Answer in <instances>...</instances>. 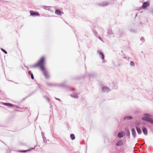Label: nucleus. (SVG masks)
Returning <instances> with one entry per match:
<instances>
[{
  "label": "nucleus",
  "mask_w": 153,
  "mask_h": 153,
  "mask_svg": "<svg viewBox=\"0 0 153 153\" xmlns=\"http://www.w3.org/2000/svg\"><path fill=\"white\" fill-rule=\"evenodd\" d=\"M45 58L42 57L41 58L38 62L34 65V67H39L43 71L44 74L46 78L49 77L48 74L44 66Z\"/></svg>",
  "instance_id": "obj_1"
},
{
  "label": "nucleus",
  "mask_w": 153,
  "mask_h": 153,
  "mask_svg": "<svg viewBox=\"0 0 153 153\" xmlns=\"http://www.w3.org/2000/svg\"><path fill=\"white\" fill-rule=\"evenodd\" d=\"M70 137H71V139L72 140H74L75 138V137L74 135L73 134H71L70 135Z\"/></svg>",
  "instance_id": "obj_15"
},
{
  "label": "nucleus",
  "mask_w": 153,
  "mask_h": 153,
  "mask_svg": "<svg viewBox=\"0 0 153 153\" xmlns=\"http://www.w3.org/2000/svg\"><path fill=\"white\" fill-rule=\"evenodd\" d=\"M130 65L131 66H134V62L133 61H131L130 63Z\"/></svg>",
  "instance_id": "obj_16"
},
{
  "label": "nucleus",
  "mask_w": 153,
  "mask_h": 153,
  "mask_svg": "<svg viewBox=\"0 0 153 153\" xmlns=\"http://www.w3.org/2000/svg\"><path fill=\"white\" fill-rule=\"evenodd\" d=\"M140 122H137L136 124L135 125H136V126H138L140 125Z\"/></svg>",
  "instance_id": "obj_18"
},
{
  "label": "nucleus",
  "mask_w": 153,
  "mask_h": 153,
  "mask_svg": "<svg viewBox=\"0 0 153 153\" xmlns=\"http://www.w3.org/2000/svg\"><path fill=\"white\" fill-rule=\"evenodd\" d=\"M72 97H74L75 98H78V96L77 94H76L75 95H73Z\"/></svg>",
  "instance_id": "obj_21"
},
{
  "label": "nucleus",
  "mask_w": 153,
  "mask_h": 153,
  "mask_svg": "<svg viewBox=\"0 0 153 153\" xmlns=\"http://www.w3.org/2000/svg\"><path fill=\"white\" fill-rule=\"evenodd\" d=\"M31 79H34V76H33V74L31 75Z\"/></svg>",
  "instance_id": "obj_22"
},
{
  "label": "nucleus",
  "mask_w": 153,
  "mask_h": 153,
  "mask_svg": "<svg viewBox=\"0 0 153 153\" xmlns=\"http://www.w3.org/2000/svg\"><path fill=\"white\" fill-rule=\"evenodd\" d=\"M55 13L57 15H61V11L58 10L55 11Z\"/></svg>",
  "instance_id": "obj_12"
},
{
  "label": "nucleus",
  "mask_w": 153,
  "mask_h": 153,
  "mask_svg": "<svg viewBox=\"0 0 153 153\" xmlns=\"http://www.w3.org/2000/svg\"><path fill=\"white\" fill-rule=\"evenodd\" d=\"M3 104L9 107H13V104L9 103H4Z\"/></svg>",
  "instance_id": "obj_7"
},
{
  "label": "nucleus",
  "mask_w": 153,
  "mask_h": 153,
  "mask_svg": "<svg viewBox=\"0 0 153 153\" xmlns=\"http://www.w3.org/2000/svg\"><path fill=\"white\" fill-rule=\"evenodd\" d=\"M136 128L138 134H140L142 133V131L138 126H136Z\"/></svg>",
  "instance_id": "obj_10"
},
{
  "label": "nucleus",
  "mask_w": 153,
  "mask_h": 153,
  "mask_svg": "<svg viewBox=\"0 0 153 153\" xmlns=\"http://www.w3.org/2000/svg\"><path fill=\"white\" fill-rule=\"evenodd\" d=\"M126 118L128 119H131L132 118V117L131 116H129L127 117Z\"/></svg>",
  "instance_id": "obj_19"
},
{
  "label": "nucleus",
  "mask_w": 153,
  "mask_h": 153,
  "mask_svg": "<svg viewBox=\"0 0 153 153\" xmlns=\"http://www.w3.org/2000/svg\"><path fill=\"white\" fill-rule=\"evenodd\" d=\"M1 50L2 51H3L5 53L7 54V52L4 49H1Z\"/></svg>",
  "instance_id": "obj_17"
},
{
  "label": "nucleus",
  "mask_w": 153,
  "mask_h": 153,
  "mask_svg": "<svg viewBox=\"0 0 153 153\" xmlns=\"http://www.w3.org/2000/svg\"><path fill=\"white\" fill-rule=\"evenodd\" d=\"M30 15L31 16H39L40 15L38 13H36L34 12L33 11H30Z\"/></svg>",
  "instance_id": "obj_3"
},
{
  "label": "nucleus",
  "mask_w": 153,
  "mask_h": 153,
  "mask_svg": "<svg viewBox=\"0 0 153 153\" xmlns=\"http://www.w3.org/2000/svg\"><path fill=\"white\" fill-rule=\"evenodd\" d=\"M142 119L143 120L147 121L150 123H153V120L147 117H142Z\"/></svg>",
  "instance_id": "obj_2"
},
{
  "label": "nucleus",
  "mask_w": 153,
  "mask_h": 153,
  "mask_svg": "<svg viewBox=\"0 0 153 153\" xmlns=\"http://www.w3.org/2000/svg\"><path fill=\"white\" fill-rule=\"evenodd\" d=\"M34 149L32 147V148H30V149H27V150L20 151H19V152H28V151H31L32 150H33Z\"/></svg>",
  "instance_id": "obj_6"
},
{
  "label": "nucleus",
  "mask_w": 153,
  "mask_h": 153,
  "mask_svg": "<svg viewBox=\"0 0 153 153\" xmlns=\"http://www.w3.org/2000/svg\"><path fill=\"white\" fill-rule=\"evenodd\" d=\"M132 134L133 137L135 138L136 137V131L134 128H132L131 130Z\"/></svg>",
  "instance_id": "obj_8"
},
{
  "label": "nucleus",
  "mask_w": 153,
  "mask_h": 153,
  "mask_svg": "<svg viewBox=\"0 0 153 153\" xmlns=\"http://www.w3.org/2000/svg\"><path fill=\"white\" fill-rule=\"evenodd\" d=\"M123 143V141L122 140H119L116 143V145L117 146H120L122 145Z\"/></svg>",
  "instance_id": "obj_9"
},
{
  "label": "nucleus",
  "mask_w": 153,
  "mask_h": 153,
  "mask_svg": "<svg viewBox=\"0 0 153 153\" xmlns=\"http://www.w3.org/2000/svg\"><path fill=\"white\" fill-rule=\"evenodd\" d=\"M28 73L30 75H33L31 71H28Z\"/></svg>",
  "instance_id": "obj_20"
},
{
  "label": "nucleus",
  "mask_w": 153,
  "mask_h": 153,
  "mask_svg": "<svg viewBox=\"0 0 153 153\" xmlns=\"http://www.w3.org/2000/svg\"><path fill=\"white\" fill-rule=\"evenodd\" d=\"M100 56H101L102 59H103L104 58V55L101 52H100L99 53Z\"/></svg>",
  "instance_id": "obj_14"
},
{
  "label": "nucleus",
  "mask_w": 153,
  "mask_h": 153,
  "mask_svg": "<svg viewBox=\"0 0 153 153\" xmlns=\"http://www.w3.org/2000/svg\"><path fill=\"white\" fill-rule=\"evenodd\" d=\"M143 131L144 134L147 135L148 134V131L145 128H143Z\"/></svg>",
  "instance_id": "obj_11"
},
{
  "label": "nucleus",
  "mask_w": 153,
  "mask_h": 153,
  "mask_svg": "<svg viewBox=\"0 0 153 153\" xmlns=\"http://www.w3.org/2000/svg\"><path fill=\"white\" fill-rule=\"evenodd\" d=\"M125 135V133L123 132H121L118 134V136L119 137H123Z\"/></svg>",
  "instance_id": "obj_5"
},
{
  "label": "nucleus",
  "mask_w": 153,
  "mask_h": 153,
  "mask_svg": "<svg viewBox=\"0 0 153 153\" xmlns=\"http://www.w3.org/2000/svg\"><path fill=\"white\" fill-rule=\"evenodd\" d=\"M102 90L104 91H106L108 90V88L107 87H104L102 88Z\"/></svg>",
  "instance_id": "obj_13"
},
{
  "label": "nucleus",
  "mask_w": 153,
  "mask_h": 153,
  "mask_svg": "<svg viewBox=\"0 0 153 153\" xmlns=\"http://www.w3.org/2000/svg\"><path fill=\"white\" fill-rule=\"evenodd\" d=\"M149 2H144L143 5L142 7L143 9L146 8L149 5Z\"/></svg>",
  "instance_id": "obj_4"
}]
</instances>
